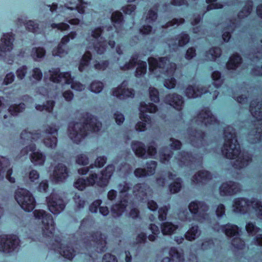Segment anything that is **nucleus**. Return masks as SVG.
<instances>
[{
    "mask_svg": "<svg viewBox=\"0 0 262 262\" xmlns=\"http://www.w3.org/2000/svg\"><path fill=\"white\" fill-rule=\"evenodd\" d=\"M148 189L149 188L144 184L136 185L133 190L127 186L126 183L124 182L123 184H120L119 185L120 195L126 198H123L120 204L113 206L112 212L114 216H119L124 211H127L128 209H130V216L132 218L137 217L138 215V211L136 209L133 208L132 202L128 203L127 201L130 198L129 196L130 195L129 192H132L133 195L137 199L140 198V200H143L144 199L143 196L147 195V191Z\"/></svg>",
    "mask_w": 262,
    "mask_h": 262,
    "instance_id": "obj_1",
    "label": "nucleus"
},
{
    "mask_svg": "<svg viewBox=\"0 0 262 262\" xmlns=\"http://www.w3.org/2000/svg\"><path fill=\"white\" fill-rule=\"evenodd\" d=\"M149 69L157 77L164 79V85L168 89L173 88L175 86V80L173 78L176 70V64L170 63L167 57L157 59L150 57L148 59Z\"/></svg>",
    "mask_w": 262,
    "mask_h": 262,
    "instance_id": "obj_2",
    "label": "nucleus"
},
{
    "mask_svg": "<svg viewBox=\"0 0 262 262\" xmlns=\"http://www.w3.org/2000/svg\"><path fill=\"white\" fill-rule=\"evenodd\" d=\"M101 127V124L98 121L96 118L87 114L83 124L81 123L70 124L69 137L74 142L78 143L82 138L89 134L86 129L95 132L100 130Z\"/></svg>",
    "mask_w": 262,
    "mask_h": 262,
    "instance_id": "obj_3",
    "label": "nucleus"
},
{
    "mask_svg": "<svg viewBox=\"0 0 262 262\" xmlns=\"http://www.w3.org/2000/svg\"><path fill=\"white\" fill-rule=\"evenodd\" d=\"M114 170V167L112 165L107 166L105 171L100 174L99 178L97 175L92 173L89 179L86 180L83 179H78L74 183L75 188L79 190H83L86 186L97 184V186L103 187L107 185L108 179Z\"/></svg>",
    "mask_w": 262,
    "mask_h": 262,
    "instance_id": "obj_4",
    "label": "nucleus"
},
{
    "mask_svg": "<svg viewBox=\"0 0 262 262\" xmlns=\"http://www.w3.org/2000/svg\"><path fill=\"white\" fill-rule=\"evenodd\" d=\"M222 152L228 159H236V162L238 164L236 166L241 168L246 166L248 164L249 160V157H244V155H241L239 145L237 143V141L234 139H232V142L226 141L225 143Z\"/></svg>",
    "mask_w": 262,
    "mask_h": 262,
    "instance_id": "obj_5",
    "label": "nucleus"
},
{
    "mask_svg": "<svg viewBox=\"0 0 262 262\" xmlns=\"http://www.w3.org/2000/svg\"><path fill=\"white\" fill-rule=\"evenodd\" d=\"M235 212L245 213L253 212L262 218V205L257 200L247 201L244 199H238L235 200L233 205Z\"/></svg>",
    "mask_w": 262,
    "mask_h": 262,
    "instance_id": "obj_6",
    "label": "nucleus"
},
{
    "mask_svg": "<svg viewBox=\"0 0 262 262\" xmlns=\"http://www.w3.org/2000/svg\"><path fill=\"white\" fill-rule=\"evenodd\" d=\"M50 73V79L51 81L54 82H60L61 85H70V87L76 91H81L84 89V86L79 82H73V78L71 77L69 73H60L58 69H52L49 71Z\"/></svg>",
    "mask_w": 262,
    "mask_h": 262,
    "instance_id": "obj_7",
    "label": "nucleus"
},
{
    "mask_svg": "<svg viewBox=\"0 0 262 262\" xmlns=\"http://www.w3.org/2000/svg\"><path fill=\"white\" fill-rule=\"evenodd\" d=\"M34 213L36 222L41 224V228L43 234L49 237H53L55 228L52 216L42 210H35Z\"/></svg>",
    "mask_w": 262,
    "mask_h": 262,
    "instance_id": "obj_8",
    "label": "nucleus"
},
{
    "mask_svg": "<svg viewBox=\"0 0 262 262\" xmlns=\"http://www.w3.org/2000/svg\"><path fill=\"white\" fill-rule=\"evenodd\" d=\"M15 198L18 204L26 211H31L34 208L35 200L26 189H18L16 192Z\"/></svg>",
    "mask_w": 262,
    "mask_h": 262,
    "instance_id": "obj_9",
    "label": "nucleus"
},
{
    "mask_svg": "<svg viewBox=\"0 0 262 262\" xmlns=\"http://www.w3.org/2000/svg\"><path fill=\"white\" fill-rule=\"evenodd\" d=\"M157 110L156 105L154 104L149 103L148 105L145 103L140 104V118L141 121L139 122L136 125V130L139 132L144 131L146 129L147 126H149L151 123V120L148 116L145 114V113H155Z\"/></svg>",
    "mask_w": 262,
    "mask_h": 262,
    "instance_id": "obj_10",
    "label": "nucleus"
},
{
    "mask_svg": "<svg viewBox=\"0 0 262 262\" xmlns=\"http://www.w3.org/2000/svg\"><path fill=\"white\" fill-rule=\"evenodd\" d=\"M19 244V239L16 235H3L0 237V251L10 253L14 251Z\"/></svg>",
    "mask_w": 262,
    "mask_h": 262,
    "instance_id": "obj_11",
    "label": "nucleus"
},
{
    "mask_svg": "<svg viewBox=\"0 0 262 262\" xmlns=\"http://www.w3.org/2000/svg\"><path fill=\"white\" fill-rule=\"evenodd\" d=\"M102 34V30L100 28L96 29L92 32L90 40L93 41L92 44L94 50L99 55L102 54L106 50V40H104L102 37L100 36Z\"/></svg>",
    "mask_w": 262,
    "mask_h": 262,
    "instance_id": "obj_12",
    "label": "nucleus"
},
{
    "mask_svg": "<svg viewBox=\"0 0 262 262\" xmlns=\"http://www.w3.org/2000/svg\"><path fill=\"white\" fill-rule=\"evenodd\" d=\"M189 209L193 214L195 220L203 222V220L208 218V214L206 212L208 210V207L203 202H193L190 203Z\"/></svg>",
    "mask_w": 262,
    "mask_h": 262,
    "instance_id": "obj_13",
    "label": "nucleus"
},
{
    "mask_svg": "<svg viewBox=\"0 0 262 262\" xmlns=\"http://www.w3.org/2000/svg\"><path fill=\"white\" fill-rule=\"evenodd\" d=\"M132 147L136 155L138 157L144 158H147L148 157H155L156 154V149L152 146L148 147L147 150H146L143 144L139 142L133 143Z\"/></svg>",
    "mask_w": 262,
    "mask_h": 262,
    "instance_id": "obj_14",
    "label": "nucleus"
},
{
    "mask_svg": "<svg viewBox=\"0 0 262 262\" xmlns=\"http://www.w3.org/2000/svg\"><path fill=\"white\" fill-rule=\"evenodd\" d=\"M14 38L11 34H4L1 39L0 45V56L6 59L7 56H9L10 52L12 50V41Z\"/></svg>",
    "mask_w": 262,
    "mask_h": 262,
    "instance_id": "obj_15",
    "label": "nucleus"
},
{
    "mask_svg": "<svg viewBox=\"0 0 262 262\" xmlns=\"http://www.w3.org/2000/svg\"><path fill=\"white\" fill-rule=\"evenodd\" d=\"M76 1L74 4L70 3V6L68 4L64 6V7H61L59 8L60 12L67 14L69 13V12L72 11V14H83L84 12V9L85 7L86 4L83 3L82 0H75Z\"/></svg>",
    "mask_w": 262,
    "mask_h": 262,
    "instance_id": "obj_16",
    "label": "nucleus"
},
{
    "mask_svg": "<svg viewBox=\"0 0 262 262\" xmlns=\"http://www.w3.org/2000/svg\"><path fill=\"white\" fill-rule=\"evenodd\" d=\"M47 203L49 210L53 214L60 213L65 207L63 200L57 198L54 194L47 198Z\"/></svg>",
    "mask_w": 262,
    "mask_h": 262,
    "instance_id": "obj_17",
    "label": "nucleus"
},
{
    "mask_svg": "<svg viewBox=\"0 0 262 262\" xmlns=\"http://www.w3.org/2000/svg\"><path fill=\"white\" fill-rule=\"evenodd\" d=\"M28 149L31 152V161L35 165H41L45 162V157L41 153L37 151H35L34 145H30L27 146L25 149H23L21 153L23 155L28 154Z\"/></svg>",
    "mask_w": 262,
    "mask_h": 262,
    "instance_id": "obj_18",
    "label": "nucleus"
},
{
    "mask_svg": "<svg viewBox=\"0 0 262 262\" xmlns=\"http://www.w3.org/2000/svg\"><path fill=\"white\" fill-rule=\"evenodd\" d=\"M137 66L136 76H140L144 74L146 71V63L142 61H138V57L135 55L132 57L130 62L123 67V69H130Z\"/></svg>",
    "mask_w": 262,
    "mask_h": 262,
    "instance_id": "obj_19",
    "label": "nucleus"
},
{
    "mask_svg": "<svg viewBox=\"0 0 262 262\" xmlns=\"http://www.w3.org/2000/svg\"><path fill=\"white\" fill-rule=\"evenodd\" d=\"M9 166L10 163L9 160L5 157H0V178H3L5 176L10 182L14 183L15 179L10 177L12 173V170L9 168Z\"/></svg>",
    "mask_w": 262,
    "mask_h": 262,
    "instance_id": "obj_20",
    "label": "nucleus"
},
{
    "mask_svg": "<svg viewBox=\"0 0 262 262\" xmlns=\"http://www.w3.org/2000/svg\"><path fill=\"white\" fill-rule=\"evenodd\" d=\"M68 177L67 169L62 164H59L55 168L51 179L55 183L62 182Z\"/></svg>",
    "mask_w": 262,
    "mask_h": 262,
    "instance_id": "obj_21",
    "label": "nucleus"
},
{
    "mask_svg": "<svg viewBox=\"0 0 262 262\" xmlns=\"http://www.w3.org/2000/svg\"><path fill=\"white\" fill-rule=\"evenodd\" d=\"M57 129L55 127H49L46 133V138L43 142L47 147L53 148L57 143Z\"/></svg>",
    "mask_w": 262,
    "mask_h": 262,
    "instance_id": "obj_22",
    "label": "nucleus"
},
{
    "mask_svg": "<svg viewBox=\"0 0 262 262\" xmlns=\"http://www.w3.org/2000/svg\"><path fill=\"white\" fill-rule=\"evenodd\" d=\"M238 184L230 181L223 183L220 187V193L222 195H231L236 193L239 190Z\"/></svg>",
    "mask_w": 262,
    "mask_h": 262,
    "instance_id": "obj_23",
    "label": "nucleus"
},
{
    "mask_svg": "<svg viewBox=\"0 0 262 262\" xmlns=\"http://www.w3.org/2000/svg\"><path fill=\"white\" fill-rule=\"evenodd\" d=\"M157 164L155 161H151L147 163V170L138 168L135 171L137 177H142L146 176L152 175L155 173Z\"/></svg>",
    "mask_w": 262,
    "mask_h": 262,
    "instance_id": "obj_24",
    "label": "nucleus"
},
{
    "mask_svg": "<svg viewBox=\"0 0 262 262\" xmlns=\"http://www.w3.org/2000/svg\"><path fill=\"white\" fill-rule=\"evenodd\" d=\"M76 35L75 33L71 32L69 35L63 37L61 40L60 43L58 45L57 50L53 51L52 54L53 56H59L62 57L64 55L66 49V44L69 41L70 37L73 39Z\"/></svg>",
    "mask_w": 262,
    "mask_h": 262,
    "instance_id": "obj_25",
    "label": "nucleus"
},
{
    "mask_svg": "<svg viewBox=\"0 0 262 262\" xmlns=\"http://www.w3.org/2000/svg\"><path fill=\"white\" fill-rule=\"evenodd\" d=\"M246 229L247 232L250 234H251L252 236L255 235V238L254 239L255 240V243L258 245L262 246L261 230L259 228L255 227L253 224L250 223L247 224L246 226Z\"/></svg>",
    "mask_w": 262,
    "mask_h": 262,
    "instance_id": "obj_26",
    "label": "nucleus"
},
{
    "mask_svg": "<svg viewBox=\"0 0 262 262\" xmlns=\"http://www.w3.org/2000/svg\"><path fill=\"white\" fill-rule=\"evenodd\" d=\"M126 84L125 82H123L121 86L117 90L113 92V95L119 98L120 99H124L125 97H132L134 95V92L131 89H125Z\"/></svg>",
    "mask_w": 262,
    "mask_h": 262,
    "instance_id": "obj_27",
    "label": "nucleus"
},
{
    "mask_svg": "<svg viewBox=\"0 0 262 262\" xmlns=\"http://www.w3.org/2000/svg\"><path fill=\"white\" fill-rule=\"evenodd\" d=\"M166 103H168L171 106L178 110H180L182 108L183 101L182 97L179 95H174L172 97L170 95L166 98Z\"/></svg>",
    "mask_w": 262,
    "mask_h": 262,
    "instance_id": "obj_28",
    "label": "nucleus"
},
{
    "mask_svg": "<svg viewBox=\"0 0 262 262\" xmlns=\"http://www.w3.org/2000/svg\"><path fill=\"white\" fill-rule=\"evenodd\" d=\"M222 231L225 233L228 236H235L234 239H236L238 235V228L237 226L228 224L222 227Z\"/></svg>",
    "mask_w": 262,
    "mask_h": 262,
    "instance_id": "obj_29",
    "label": "nucleus"
},
{
    "mask_svg": "<svg viewBox=\"0 0 262 262\" xmlns=\"http://www.w3.org/2000/svg\"><path fill=\"white\" fill-rule=\"evenodd\" d=\"M58 249L57 251L63 257L68 259H72L75 255L73 248L69 246H65L63 244H60V247Z\"/></svg>",
    "mask_w": 262,
    "mask_h": 262,
    "instance_id": "obj_30",
    "label": "nucleus"
},
{
    "mask_svg": "<svg viewBox=\"0 0 262 262\" xmlns=\"http://www.w3.org/2000/svg\"><path fill=\"white\" fill-rule=\"evenodd\" d=\"M206 91H204L202 88L198 87L188 88L186 91V95L188 98H196L201 96L203 93H206Z\"/></svg>",
    "mask_w": 262,
    "mask_h": 262,
    "instance_id": "obj_31",
    "label": "nucleus"
},
{
    "mask_svg": "<svg viewBox=\"0 0 262 262\" xmlns=\"http://www.w3.org/2000/svg\"><path fill=\"white\" fill-rule=\"evenodd\" d=\"M199 118L202 119V121L206 125L212 124L215 122L216 120L209 110H206L204 113L200 115Z\"/></svg>",
    "mask_w": 262,
    "mask_h": 262,
    "instance_id": "obj_32",
    "label": "nucleus"
},
{
    "mask_svg": "<svg viewBox=\"0 0 262 262\" xmlns=\"http://www.w3.org/2000/svg\"><path fill=\"white\" fill-rule=\"evenodd\" d=\"M169 179L175 180V181L170 185V191L172 193H176L178 192L181 187V180L179 178H176V175L171 174L169 177Z\"/></svg>",
    "mask_w": 262,
    "mask_h": 262,
    "instance_id": "obj_33",
    "label": "nucleus"
},
{
    "mask_svg": "<svg viewBox=\"0 0 262 262\" xmlns=\"http://www.w3.org/2000/svg\"><path fill=\"white\" fill-rule=\"evenodd\" d=\"M39 137H40L39 134L36 132L33 133L31 132H28L25 130L21 134V138L27 141H30L32 142L33 140L36 141L39 138Z\"/></svg>",
    "mask_w": 262,
    "mask_h": 262,
    "instance_id": "obj_34",
    "label": "nucleus"
},
{
    "mask_svg": "<svg viewBox=\"0 0 262 262\" xmlns=\"http://www.w3.org/2000/svg\"><path fill=\"white\" fill-rule=\"evenodd\" d=\"M242 60L241 58L237 55H234L230 58L227 64V67L228 69H234L238 67V65L241 63Z\"/></svg>",
    "mask_w": 262,
    "mask_h": 262,
    "instance_id": "obj_35",
    "label": "nucleus"
},
{
    "mask_svg": "<svg viewBox=\"0 0 262 262\" xmlns=\"http://www.w3.org/2000/svg\"><path fill=\"white\" fill-rule=\"evenodd\" d=\"M211 177L209 172L207 171L203 170L200 171L197 175H195L194 177V182L196 183L203 182L206 180L210 179Z\"/></svg>",
    "mask_w": 262,
    "mask_h": 262,
    "instance_id": "obj_36",
    "label": "nucleus"
},
{
    "mask_svg": "<svg viewBox=\"0 0 262 262\" xmlns=\"http://www.w3.org/2000/svg\"><path fill=\"white\" fill-rule=\"evenodd\" d=\"M112 20L114 23V27L118 29V27L121 25L122 22V14L121 12H115L112 14Z\"/></svg>",
    "mask_w": 262,
    "mask_h": 262,
    "instance_id": "obj_37",
    "label": "nucleus"
},
{
    "mask_svg": "<svg viewBox=\"0 0 262 262\" xmlns=\"http://www.w3.org/2000/svg\"><path fill=\"white\" fill-rule=\"evenodd\" d=\"M177 227L170 223L166 222L164 223L161 227L162 232L163 234H171Z\"/></svg>",
    "mask_w": 262,
    "mask_h": 262,
    "instance_id": "obj_38",
    "label": "nucleus"
},
{
    "mask_svg": "<svg viewBox=\"0 0 262 262\" xmlns=\"http://www.w3.org/2000/svg\"><path fill=\"white\" fill-rule=\"evenodd\" d=\"M169 255L171 256V258L165 257L162 260V262H171L175 259H178V261H180L181 258V255L177 252L175 248L171 249Z\"/></svg>",
    "mask_w": 262,
    "mask_h": 262,
    "instance_id": "obj_39",
    "label": "nucleus"
},
{
    "mask_svg": "<svg viewBox=\"0 0 262 262\" xmlns=\"http://www.w3.org/2000/svg\"><path fill=\"white\" fill-rule=\"evenodd\" d=\"M90 57L91 54L89 51H87L86 53L83 55L79 66V70L80 71H83L85 69V67H87L89 60L91 59Z\"/></svg>",
    "mask_w": 262,
    "mask_h": 262,
    "instance_id": "obj_40",
    "label": "nucleus"
},
{
    "mask_svg": "<svg viewBox=\"0 0 262 262\" xmlns=\"http://www.w3.org/2000/svg\"><path fill=\"white\" fill-rule=\"evenodd\" d=\"M25 25L28 30L34 33H39V32L38 31L39 29V27L41 26V25L37 24L32 20H29Z\"/></svg>",
    "mask_w": 262,
    "mask_h": 262,
    "instance_id": "obj_41",
    "label": "nucleus"
},
{
    "mask_svg": "<svg viewBox=\"0 0 262 262\" xmlns=\"http://www.w3.org/2000/svg\"><path fill=\"white\" fill-rule=\"evenodd\" d=\"M199 231L197 226L192 227L187 231L185 235L186 238L189 241H192L196 237Z\"/></svg>",
    "mask_w": 262,
    "mask_h": 262,
    "instance_id": "obj_42",
    "label": "nucleus"
},
{
    "mask_svg": "<svg viewBox=\"0 0 262 262\" xmlns=\"http://www.w3.org/2000/svg\"><path fill=\"white\" fill-rule=\"evenodd\" d=\"M42 76V74L40 69L35 68L33 70L32 75L30 78V80L32 81V82H36L39 81L41 79Z\"/></svg>",
    "mask_w": 262,
    "mask_h": 262,
    "instance_id": "obj_43",
    "label": "nucleus"
},
{
    "mask_svg": "<svg viewBox=\"0 0 262 262\" xmlns=\"http://www.w3.org/2000/svg\"><path fill=\"white\" fill-rule=\"evenodd\" d=\"M54 102L53 101H49L47 102L46 105H40L39 104L36 106V108L39 111H43L46 110L48 112H50L52 111L53 106H54Z\"/></svg>",
    "mask_w": 262,
    "mask_h": 262,
    "instance_id": "obj_44",
    "label": "nucleus"
},
{
    "mask_svg": "<svg viewBox=\"0 0 262 262\" xmlns=\"http://www.w3.org/2000/svg\"><path fill=\"white\" fill-rule=\"evenodd\" d=\"M25 109V104L20 103L17 106H11L9 108V111L12 115H16L17 113Z\"/></svg>",
    "mask_w": 262,
    "mask_h": 262,
    "instance_id": "obj_45",
    "label": "nucleus"
},
{
    "mask_svg": "<svg viewBox=\"0 0 262 262\" xmlns=\"http://www.w3.org/2000/svg\"><path fill=\"white\" fill-rule=\"evenodd\" d=\"M102 88V83L99 81H96L94 82L91 84L90 86V90L92 92L98 93L101 91Z\"/></svg>",
    "mask_w": 262,
    "mask_h": 262,
    "instance_id": "obj_46",
    "label": "nucleus"
},
{
    "mask_svg": "<svg viewBox=\"0 0 262 262\" xmlns=\"http://www.w3.org/2000/svg\"><path fill=\"white\" fill-rule=\"evenodd\" d=\"M150 229L152 234L148 236V239L151 241H154L156 239V235L160 232L159 229L157 226L152 224L150 225Z\"/></svg>",
    "mask_w": 262,
    "mask_h": 262,
    "instance_id": "obj_47",
    "label": "nucleus"
},
{
    "mask_svg": "<svg viewBox=\"0 0 262 262\" xmlns=\"http://www.w3.org/2000/svg\"><path fill=\"white\" fill-rule=\"evenodd\" d=\"M221 53L220 49L219 48H215L209 51V53L208 54L207 56L210 59L213 60L220 56Z\"/></svg>",
    "mask_w": 262,
    "mask_h": 262,
    "instance_id": "obj_48",
    "label": "nucleus"
},
{
    "mask_svg": "<svg viewBox=\"0 0 262 262\" xmlns=\"http://www.w3.org/2000/svg\"><path fill=\"white\" fill-rule=\"evenodd\" d=\"M45 51L43 48H34L32 49V56L34 58H41L45 55Z\"/></svg>",
    "mask_w": 262,
    "mask_h": 262,
    "instance_id": "obj_49",
    "label": "nucleus"
},
{
    "mask_svg": "<svg viewBox=\"0 0 262 262\" xmlns=\"http://www.w3.org/2000/svg\"><path fill=\"white\" fill-rule=\"evenodd\" d=\"M212 78L214 80L213 84L215 86V87H219L221 85V80L220 79V73L217 71H214L212 74Z\"/></svg>",
    "mask_w": 262,
    "mask_h": 262,
    "instance_id": "obj_50",
    "label": "nucleus"
},
{
    "mask_svg": "<svg viewBox=\"0 0 262 262\" xmlns=\"http://www.w3.org/2000/svg\"><path fill=\"white\" fill-rule=\"evenodd\" d=\"M149 95L151 100L157 102L159 100L158 92L155 88H150L149 89Z\"/></svg>",
    "mask_w": 262,
    "mask_h": 262,
    "instance_id": "obj_51",
    "label": "nucleus"
},
{
    "mask_svg": "<svg viewBox=\"0 0 262 262\" xmlns=\"http://www.w3.org/2000/svg\"><path fill=\"white\" fill-rule=\"evenodd\" d=\"M217 0H206V2L209 4L208 6V9H219L222 8L223 6L221 4L217 3Z\"/></svg>",
    "mask_w": 262,
    "mask_h": 262,
    "instance_id": "obj_52",
    "label": "nucleus"
},
{
    "mask_svg": "<svg viewBox=\"0 0 262 262\" xmlns=\"http://www.w3.org/2000/svg\"><path fill=\"white\" fill-rule=\"evenodd\" d=\"M253 105L254 104L253 103L250 104V111L251 113L254 117L256 118L258 120H260L262 112L260 111H257L256 110V108H254Z\"/></svg>",
    "mask_w": 262,
    "mask_h": 262,
    "instance_id": "obj_53",
    "label": "nucleus"
},
{
    "mask_svg": "<svg viewBox=\"0 0 262 262\" xmlns=\"http://www.w3.org/2000/svg\"><path fill=\"white\" fill-rule=\"evenodd\" d=\"M167 211V209L166 207L159 209L157 214L160 221H163L166 219Z\"/></svg>",
    "mask_w": 262,
    "mask_h": 262,
    "instance_id": "obj_54",
    "label": "nucleus"
},
{
    "mask_svg": "<svg viewBox=\"0 0 262 262\" xmlns=\"http://www.w3.org/2000/svg\"><path fill=\"white\" fill-rule=\"evenodd\" d=\"M189 41L188 35L186 34H183L181 35L178 41L179 46H183L186 44Z\"/></svg>",
    "mask_w": 262,
    "mask_h": 262,
    "instance_id": "obj_55",
    "label": "nucleus"
},
{
    "mask_svg": "<svg viewBox=\"0 0 262 262\" xmlns=\"http://www.w3.org/2000/svg\"><path fill=\"white\" fill-rule=\"evenodd\" d=\"M157 18V13L152 10H150L148 12L146 18V21L148 23H150Z\"/></svg>",
    "mask_w": 262,
    "mask_h": 262,
    "instance_id": "obj_56",
    "label": "nucleus"
},
{
    "mask_svg": "<svg viewBox=\"0 0 262 262\" xmlns=\"http://www.w3.org/2000/svg\"><path fill=\"white\" fill-rule=\"evenodd\" d=\"M76 162L78 164L85 165L88 163V159L85 155H81L78 157Z\"/></svg>",
    "mask_w": 262,
    "mask_h": 262,
    "instance_id": "obj_57",
    "label": "nucleus"
},
{
    "mask_svg": "<svg viewBox=\"0 0 262 262\" xmlns=\"http://www.w3.org/2000/svg\"><path fill=\"white\" fill-rule=\"evenodd\" d=\"M52 28H57L58 30H65L69 28V26L64 23H60V24H53L51 25Z\"/></svg>",
    "mask_w": 262,
    "mask_h": 262,
    "instance_id": "obj_58",
    "label": "nucleus"
},
{
    "mask_svg": "<svg viewBox=\"0 0 262 262\" xmlns=\"http://www.w3.org/2000/svg\"><path fill=\"white\" fill-rule=\"evenodd\" d=\"M108 63L106 61H102L101 63L96 61L94 64L95 68L98 70H104L107 66Z\"/></svg>",
    "mask_w": 262,
    "mask_h": 262,
    "instance_id": "obj_59",
    "label": "nucleus"
},
{
    "mask_svg": "<svg viewBox=\"0 0 262 262\" xmlns=\"http://www.w3.org/2000/svg\"><path fill=\"white\" fill-rule=\"evenodd\" d=\"M106 162V159L104 157H98L95 162V166L96 167H102Z\"/></svg>",
    "mask_w": 262,
    "mask_h": 262,
    "instance_id": "obj_60",
    "label": "nucleus"
},
{
    "mask_svg": "<svg viewBox=\"0 0 262 262\" xmlns=\"http://www.w3.org/2000/svg\"><path fill=\"white\" fill-rule=\"evenodd\" d=\"M102 262H117V260L114 256L108 253L103 256Z\"/></svg>",
    "mask_w": 262,
    "mask_h": 262,
    "instance_id": "obj_61",
    "label": "nucleus"
},
{
    "mask_svg": "<svg viewBox=\"0 0 262 262\" xmlns=\"http://www.w3.org/2000/svg\"><path fill=\"white\" fill-rule=\"evenodd\" d=\"M27 68L26 67H22L19 68L16 72L17 77L22 79L26 75Z\"/></svg>",
    "mask_w": 262,
    "mask_h": 262,
    "instance_id": "obj_62",
    "label": "nucleus"
},
{
    "mask_svg": "<svg viewBox=\"0 0 262 262\" xmlns=\"http://www.w3.org/2000/svg\"><path fill=\"white\" fill-rule=\"evenodd\" d=\"M14 78V76L13 74L12 73H8L6 75L3 83L5 85H8L13 81Z\"/></svg>",
    "mask_w": 262,
    "mask_h": 262,
    "instance_id": "obj_63",
    "label": "nucleus"
},
{
    "mask_svg": "<svg viewBox=\"0 0 262 262\" xmlns=\"http://www.w3.org/2000/svg\"><path fill=\"white\" fill-rule=\"evenodd\" d=\"M101 201L100 200H96L90 206V210L92 212H96L98 207L100 206Z\"/></svg>",
    "mask_w": 262,
    "mask_h": 262,
    "instance_id": "obj_64",
    "label": "nucleus"
}]
</instances>
